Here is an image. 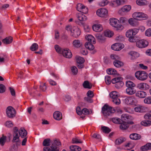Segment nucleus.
Wrapping results in <instances>:
<instances>
[{
  "label": "nucleus",
  "mask_w": 151,
  "mask_h": 151,
  "mask_svg": "<svg viewBox=\"0 0 151 151\" xmlns=\"http://www.w3.org/2000/svg\"><path fill=\"white\" fill-rule=\"evenodd\" d=\"M139 29L134 28L130 29L127 31L126 33V36L129 38L128 40L130 42H135L134 36L138 32Z\"/></svg>",
  "instance_id": "1"
},
{
  "label": "nucleus",
  "mask_w": 151,
  "mask_h": 151,
  "mask_svg": "<svg viewBox=\"0 0 151 151\" xmlns=\"http://www.w3.org/2000/svg\"><path fill=\"white\" fill-rule=\"evenodd\" d=\"M115 112L114 109L106 104L104 105L102 108V112L104 115L107 117Z\"/></svg>",
  "instance_id": "2"
},
{
  "label": "nucleus",
  "mask_w": 151,
  "mask_h": 151,
  "mask_svg": "<svg viewBox=\"0 0 151 151\" xmlns=\"http://www.w3.org/2000/svg\"><path fill=\"white\" fill-rule=\"evenodd\" d=\"M60 145L61 143L58 140H54V143L52 144L50 148L47 147H44L43 151H59V148L55 146V145L57 146H59Z\"/></svg>",
  "instance_id": "3"
},
{
  "label": "nucleus",
  "mask_w": 151,
  "mask_h": 151,
  "mask_svg": "<svg viewBox=\"0 0 151 151\" xmlns=\"http://www.w3.org/2000/svg\"><path fill=\"white\" fill-rule=\"evenodd\" d=\"M110 98L112 99V102L116 105H119L120 104L121 101L119 98V93L116 91H113L109 94Z\"/></svg>",
  "instance_id": "4"
},
{
  "label": "nucleus",
  "mask_w": 151,
  "mask_h": 151,
  "mask_svg": "<svg viewBox=\"0 0 151 151\" xmlns=\"http://www.w3.org/2000/svg\"><path fill=\"white\" fill-rule=\"evenodd\" d=\"M76 16L78 20H76V23L80 26H83L85 23L83 22L87 19L86 16L81 13H77Z\"/></svg>",
  "instance_id": "5"
},
{
  "label": "nucleus",
  "mask_w": 151,
  "mask_h": 151,
  "mask_svg": "<svg viewBox=\"0 0 151 151\" xmlns=\"http://www.w3.org/2000/svg\"><path fill=\"white\" fill-rule=\"evenodd\" d=\"M147 73L144 71H139L135 73L136 77L138 80L141 81H144L147 78Z\"/></svg>",
  "instance_id": "6"
},
{
  "label": "nucleus",
  "mask_w": 151,
  "mask_h": 151,
  "mask_svg": "<svg viewBox=\"0 0 151 151\" xmlns=\"http://www.w3.org/2000/svg\"><path fill=\"white\" fill-rule=\"evenodd\" d=\"M110 24L113 27H115L116 28V29L118 30H121L122 28L123 27L121 24H118L117 22L118 20L115 18H111L110 19Z\"/></svg>",
  "instance_id": "7"
},
{
  "label": "nucleus",
  "mask_w": 151,
  "mask_h": 151,
  "mask_svg": "<svg viewBox=\"0 0 151 151\" xmlns=\"http://www.w3.org/2000/svg\"><path fill=\"white\" fill-rule=\"evenodd\" d=\"M133 17L137 20H140L142 19H145L147 18V15L143 13L139 12H135L132 14Z\"/></svg>",
  "instance_id": "8"
},
{
  "label": "nucleus",
  "mask_w": 151,
  "mask_h": 151,
  "mask_svg": "<svg viewBox=\"0 0 151 151\" xmlns=\"http://www.w3.org/2000/svg\"><path fill=\"white\" fill-rule=\"evenodd\" d=\"M6 112L7 116L9 118H13L15 116L16 111L11 106H9L7 107Z\"/></svg>",
  "instance_id": "9"
},
{
  "label": "nucleus",
  "mask_w": 151,
  "mask_h": 151,
  "mask_svg": "<svg viewBox=\"0 0 151 151\" xmlns=\"http://www.w3.org/2000/svg\"><path fill=\"white\" fill-rule=\"evenodd\" d=\"M148 41L144 39L138 40L136 42L137 46L139 48L145 47L148 46Z\"/></svg>",
  "instance_id": "10"
},
{
  "label": "nucleus",
  "mask_w": 151,
  "mask_h": 151,
  "mask_svg": "<svg viewBox=\"0 0 151 151\" xmlns=\"http://www.w3.org/2000/svg\"><path fill=\"white\" fill-rule=\"evenodd\" d=\"M124 102L125 103L128 105H134L137 103L136 99L133 96L126 97L124 99Z\"/></svg>",
  "instance_id": "11"
},
{
  "label": "nucleus",
  "mask_w": 151,
  "mask_h": 151,
  "mask_svg": "<svg viewBox=\"0 0 151 151\" xmlns=\"http://www.w3.org/2000/svg\"><path fill=\"white\" fill-rule=\"evenodd\" d=\"M131 9V6L130 5H126L121 8L119 11L118 13L123 15L124 13L129 12Z\"/></svg>",
  "instance_id": "12"
},
{
  "label": "nucleus",
  "mask_w": 151,
  "mask_h": 151,
  "mask_svg": "<svg viewBox=\"0 0 151 151\" xmlns=\"http://www.w3.org/2000/svg\"><path fill=\"white\" fill-rule=\"evenodd\" d=\"M77 10L83 14L87 13L88 9L83 4L79 3L77 4Z\"/></svg>",
  "instance_id": "13"
},
{
  "label": "nucleus",
  "mask_w": 151,
  "mask_h": 151,
  "mask_svg": "<svg viewBox=\"0 0 151 151\" xmlns=\"http://www.w3.org/2000/svg\"><path fill=\"white\" fill-rule=\"evenodd\" d=\"M96 14L99 16L104 17L106 16L108 13L106 9L104 8H101L98 9L96 12Z\"/></svg>",
  "instance_id": "14"
},
{
  "label": "nucleus",
  "mask_w": 151,
  "mask_h": 151,
  "mask_svg": "<svg viewBox=\"0 0 151 151\" xmlns=\"http://www.w3.org/2000/svg\"><path fill=\"white\" fill-rule=\"evenodd\" d=\"M19 131L16 127H15L13 129V142H17L19 141V134H18Z\"/></svg>",
  "instance_id": "15"
},
{
  "label": "nucleus",
  "mask_w": 151,
  "mask_h": 151,
  "mask_svg": "<svg viewBox=\"0 0 151 151\" xmlns=\"http://www.w3.org/2000/svg\"><path fill=\"white\" fill-rule=\"evenodd\" d=\"M81 33V31L78 28L74 27L71 32V35L74 37H77L80 35Z\"/></svg>",
  "instance_id": "16"
},
{
  "label": "nucleus",
  "mask_w": 151,
  "mask_h": 151,
  "mask_svg": "<svg viewBox=\"0 0 151 151\" xmlns=\"http://www.w3.org/2000/svg\"><path fill=\"white\" fill-rule=\"evenodd\" d=\"M61 54L64 57L68 58H71L72 56V54L68 48L63 49Z\"/></svg>",
  "instance_id": "17"
},
{
  "label": "nucleus",
  "mask_w": 151,
  "mask_h": 151,
  "mask_svg": "<svg viewBox=\"0 0 151 151\" xmlns=\"http://www.w3.org/2000/svg\"><path fill=\"white\" fill-rule=\"evenodd\" d=\"M124 45L121 43H116L111 46L112 49L115 51H119L124 47Z\"/></svg>",
  "instance_id": "18"
},
{
  "label": "nucleus",
  "mask_w": 151,
  "mask_h": 151,
  "mask_svg": "<svg viewBox=\"0 0 151 151\" xmlns=\"http://www.w3.org/2000/svg\"><path fill=\"white\" fill-rule=\"evenodd\" d=\"M129 137L131 139L134 140H139L141 138L140 134L136 133H132L130 134Z\"/></svg>",
  "instance_id": "19"
},
{
  "label": "nucleus",
  "mask_w": 151,
  "mask_h": 151,
  "mask_svg": "<svg viewBox=\"0 0 151 151\" xmlns=\"http://www.w3.org/2000/svg\"><path fill=\"white\" fill-rule=\"evenodd\" d=\"M121 120L122 121H128L129 120H132V117L127 114H123L121 116Z\"/></svg>",
  "instance_id": "20"
},
{
  "label": "nucleus",
  "mask_w": 151,
  "mask_h": 151,
  "mask_svg": "<svg viewBox=\"0 0 151 151\" xmlns=\"http://www.w3.org/2000/svg\"><path fill=\"white\" fill-rule=\"evenodd\" d=\"M137 87L141 89L147 90L149 88V86L145 83H141L137 85Z\"/></svg>",
  "instance_id": "21"
},
{
  "label": "nucleus",
  "mask_w": 151,
  "mask_h": 151,
  "mask_svg": "<svg viewBox=\"0 0 151 151\" xmlns=\"http://www.w3.org/2000/svg\"><path fill=\"white\" fill-rule=\"evenodd\" d=\"M93 30L96 32H99L103 29V27L100 24H95L93 26Z\"/></svg>",
  "instance_id": "22"
},
{
  "label": "nucleus",
  "mask_w": 151,
  "mask_h": 151,
  "mask_svg": "<svg viewBox=\"0 0 151 151\" xmlns=\"http://www.w3.org/2000/svg\"><path fill=\"white\" fill-rule=\"evenodd\" d=\"M86 39L88 41V42H90L93 44L95 43V38L93 36L91 35H87L86 37Z\"/></svg>",
  "instance_id": "23"
},
{
  "label": "nucleus",
  "mask_w": 151,
  "mask_h": 151,
  "mask_svg": "<svg viewBox=\"0 0 151 151\" xmlns=\"http://www.w3.org/2000/svg\"><path fill=\"white\" fill-rule=\"evenodd\" d=\"M53 117L56 120H60L62 119V114L60 112L56 111L54 113Z\"/></svg>",
  "instance_id": "24"
},
{
  "label": "nucleus",
  "mask_w": 151,
  "mask_h": 151,
  "mask_svg": "<svg viewBox=\"0 0 151 151\" xmlns=\"http://www.w3.org/2000/svg\"><path fill=\"white\" fill-rule=\"evenodd\" d=\"M129 23L130 24L133 26H137L138 23L137 19L134 18H131L129 19L128 20Z\"/></svg>",
  "instance_id": "25"
},
{
  "label": "nucleus",
  "mask_w": 151,
  "mask_h": 151,
  "mask_svg": "<svg viewBox=\"0 0 151 151\" xmlns=\"http://www.w3.org/2000/svg\"><path fill=\"white\" fill-rule=\"evenodd\" d=\"M136 92V90L133 88H127L126 90V93L129 95H132Z\"/></svg>",
  "instance_id": "26"
},
{
  "label": "nucleus",
  "mask_w": 151,
  "mask_h": 151,
  "mask_svg": "<svg viewBox=\"0 0 151 151\" xmlns=\"http://www.w3.org/2000/svg\"><path fill=\"white\" fill-rule=\"evenodd\" d=\"M19 133L21 137L23 138L26 136L27 132L24 128H21L19 132Z\"/></svg>",
  "instance_id": "27"
},
{
  "label": "nucleus",
  "mask_w": 151,
  "mask_h": 151,
  "mask_svg": "<svg viewBox=\"0 0 151 151\" xmlns=\"http://www.w3.org/2000/svg\"><path fill=\"white\" fill-rule=\"evenodd\" d=\"M13 40V38L11 36L7 37L2 40L3 43L6 44H9L11 43Z\"/></svg>",
  "instance_id": "28"
},
{
  "label": "nucleus",
  "mask_w": 151,
  "mask_h": 151,
  "mask_svg": "<svg viewBox=\"0 0 151 151\" xmlns=\"http://www.w3.org/2000/svg\"><path fill=\"white\" fill-rule=\"evenodd\" d=\"M141 150L142 151H145L147 150L151 149V143H149L141 147Z\"/></svg>",
  "instance_id": "29"
},
{
  "label": "nucleus",
  "mask_w": 151,
  "mask_h": 151,
  "mask_svg": "<svg viewBox=\"0 0 151 151\" xmlns=\"http://www.w3.org/2000/svg\"><path fill=\"white\" fill-rule=\"evenodd\" d=\"M96 38L100 42H102L104 41L106 39V38L103 35L97 34L96 35Z\"/></svg>",
  "instance_id": "30"
},
{
  "label": "nucleus",
  "mask_w": 151,
  "mask_h": 151,
  "mask_svg": "<svg viewBox=\"0 0 151 151\" xmlns=\"http://www.w3.org/2000/svg\"><path fill=\"white\" fill-rule=\"evenodd\" d=\"M146 95V92L141 91H137L135 94L137 96L142 98L145 97Z\"/></svg>",
  "instance_id": "31"
},
{
  "label": "nucleus",
  "mask_w": 151,
  "mask_h": 151,
  "mask_svg": "<svg viewBox=\"0 0 151 151\" xmlns=\"http://www.w3.org/2000/svg\"><path fill=\"white\" fill-rule=\"evenodd\" d=\"M137 4L140 6L147 5L148 4V2L146 0H137Z\"/></svg>",
  "instance_id": "32"
},
{
  "label": "nucleus",
  "mask_w": 151,
  "mask_h": 151,
  "mask_svg": "<svg viewBox=\"0 0 151 151\" xmlns=\"http://www.w3.org/2000/svg\"><path fill=\"white\" fill-rule=\"evenodd\" d=\"M132 59H134L139 56V54L137 52L134 51H131L129 53Z\"/></svg>",
  "instance_id": "33"
},
{
  "label": "nucleus",
  "mask_w": 151,
  "mask_h": 151,
  "mask_svg": "<svg viewBox=\"0 0 151 151\" xmlns=\"http://www.w3.org/2000/svg\"><path fill=\"white\" fill-rule=\"evenodd\" d=\"M143 121L141 122V124L144 126H148L151 125V119H146Z\"/></svg>",
  "instance_id": "34"
},
{
  "label": "nucleus",
  "mask_w": 151,
  "mask_h": 151,
  "mask_svg": "<svg viewBox=\"0 0 151 151\" xmlns=\"http://www.w3.org/2000/svg\"><path fill=\"white\" fill-rule=\"evenodd\" d=\"M145 107L142 106H137L134 108V111L138 112H142L144 111Z\"/></svg>",
  "instance_id": "35"
},
{
  "label": "nucleus",
  "mask_w": 151,
  "mask_h": 151,
  "mask_svg": "<svg viewBox=\"0 0 151 151\" xmlns=\"http://www.w3.org/2000/svg\"><path fill=\"white\" fill-rule=\"evenodd\" d=\"M7 140V137L4 134H2V136L0 138V144L2 146H4Z\"/></svg>",
  "instance_id": "36"
},
{
  "label": "nucleus",
  "mask_w": 151,
  "mask_h": 151,
  "mask_svg": "<svg viewBox=\"0 0 151 151\" xmlns=\"http://www.w3.org/2000/svg\"><path fill=\"white\" fill-rule=\"evenodd\" d=\"M119 60H114L113 63L114 65L117 68L120 67L123 65V63Z\"/></svg>",
  "instance_id": "37"
},
{
  "label": "nucleus",
  "mask_w": 151,
  "mask_h": 151,
  "mask_svg": "<svg viewBox=\"0 0 151 151\" xmlns=\"http://www.w3.org/2000/svg\"><path fill=\"white\" fill-rule=\"evenodd\" d=\"M123 122H121L120 128V129H127L129 127V125H128V123L125 122L123 121Z\"/></svg>",
  "instance_id": "38"
},
{
  "label": "nucleus",
  "mask_w": 151,
  "mask_h": 151,
  "mask_svg": "<svg viewBox=\"0 0 151 151\" xmlns=\"http://www.w3.org/2000/svg\"><path fill=\"white\" fill-rule=\"evenodd\" d=\"M104 34L105 37H111L113 36V33L110 30H107L104 31Z\"/></svg>",
  "instance_id": "39"
},
{
  "label": "nucleus",
  "mask_w": 151,
  "mask_h": 151,
  "mask_svg": "<svg viewBox=\"0 0 151 151\" xmlns=\"http://www.w3.org/2000/svg\"><path fill=\"white\" fill-rule=\"evenodd\" d=\"M92 43L90 42H86L85 45L86 47L90 50H93L94 48V47Z\"/></svg>",
  "instance_id": "40"
},
{
  "label": "nucleus",
  "mask_w": 151,
  "mask_h": 151,
  "mask_svg": "<svg viewBox=\"0 0 151 151\" xmlns=\"http://www.w3.org/2000/svg\"><path fill=\"white\" fill-rule=\"evenodd\" d=\"M70 149L71 151H80L81 150L80 147L76 145H72L70 147Z\"/></svg>",
  "instance_id": "41"
},
{
  "label": "nucleus",
  "mask_w": 151,
  "mask_h": 151,
  "mask_svg": "<svg viewBox=\"0 0 151 151\" xmlns=\"http://www.w3.org/2000/svg\"><path fill=\"white\" fill-rule=\"evenodd\" d=\"M76 58L77 63H83L84 62V59L81 57L77 56H76Z\"/></svg>",
  "instance_id": "42"
},
{
  "label": "nucleus",
  "mask_w": 151,
  "mask_h": 151,
  "mask_svg": "<svg viewBox=\"0 0 151 151\" xmlns=\"http://www.w3.org/2000/svg\"><path fill=\"white\" fill-rule=\"evenodd\" d=\"M126 85L127 88H134L135 86V84L130 81H127L126 82Z\"/></svg>",
  "instance_id": "43"
},
{
  "label": "nucleus",
  "mask_w": 151,
  "mask_h": 151,
  "mask_svg": "<svg viewBox=\"0 0 151 151\" xmlns=\"http://www.w3.org/2000/svg\"><path fill=\"white\" fill-rule=\"evenodd\" d=\"M83 87L85 88L90 89L91 88L92 86L90 85L89 82L88 81H85L83 84Z\"/></svg>",
  "instance_id": "44"
},
{
  "label": "nucleus",
  "mask_w": 151,
  "mask_h": 151,
  "mask_svg": "<svg viewBox=\"0 0 151 151\" xmlns=\"http://www.w3.org/2000/svg\"><path fill=\"white\" fill-rule=\"evenodd\" d=\"M38 48V45L37 44L34 43L30 47V49L32 51H35L37 50Z\"/></svg>",
  "instance_id": "45"
},
{
  "label": "nucleus",
  "mask_w": 151,
  "mask_h": 151,
  "mask_svg": "<svg viewBox=\"0 0 151 151\" xmlns=\"http://www.w3.org/2000/svg\"><path fill=\"white\" fill-rule=\"evenodd\" d=\"M107 73L109 75H115L116 74V70L112 69L109 68L107 70Z\"/></svg>",
  "instance_id": "46"
},
{
  "label": "nucleus",
  "mask_w": 151,
  "mask_h": 151,
  "mask_svg": "<svg viewBox=\"0 0 151 151\" xmlns=\"http://www.w3.org/2000/svg\"><path fill=\"white\" fill-rule=\"evenodd\" d=\"M112 120L113 122L116 124H120L122 122L121 119L117 117L112 118Z\"/></svg>",
  "instance_id": "47"
},
{
  "label": "nucleus",
  "mask_w": 151,
  "mask_h": 151,
  "mask_svg": "<svg viewBox=\"0 0 151 151\" xmlns=\"http://www.w3.org/2000/svg\"><path fill=\"white\" fill-rule=\"evenodd\" d=\"M40 88L42 91L44 92L47 89V86L45 85V83H43L40 82Z\"/></svg>",
  "instance_id": "48"
},
{
  "label": "nucleus",
  "mask_w": 151,
  "mask_h": 151,
  "mask_svg": "<svg viewBox=\"0 0 151 151\" xmlns=\"http://www.w3.org/2000/svg\"><path fill=\"white\" fill-rule=\"evenodd\" d=\"M50 139H46L44 140L43 145L44 146H48L50 145Z\"/></svg>",
  "instance_id": "49"
},
{
  "label": "nucleus",
  "mask_w": 151,
  "mask_h": 151,
  "mask_svg": "<svg viewBox=\"0 0 151 151\" xmlns=\"http://www.w3.org/2000/svg\"><path fill=\"white\" fill-rule=\"evenodd\" d=\"M73 45L75 47H81V44L79 40H75L73 42Z\"/></svg>",
  "instance_id": "50"
},
{
  "label": "nucleus",
  "mask_w": 151,
  "mask_h": 151,
  "mask_svg": "<svg viewBox=\"0 0 151 151\" xmlns=\"http://www.w3.org/2000/svg\"><path fill=\"white\" fill-rule=\"evenodd\" d=\"M122 81V78L121 77H116L112 79L111 82L113 83H115Z\"/></svg>",
  "instance_id": "51"
},
{
  "label": "nucleus",
  "mask_w": 151,
  "mask_h": 151,
  "mask_svg": "<svg viewBox=\"0 0 151 151\" xmlns=\"http://www.w3.org/2000/svg\"><path fill=\"white\" fill-rule=\"evenodd\" d=\"M101 129L103 132L106 133H108L111 131V129L109 127L105 126L102 127Z\"/></svg>",
  "instance_id": "52"
},
{
  "label": "nucleus",
  "mask_w": 151,
  "mask_h": 151,
  "mask_svg": "<svg viewBox=\"0 0 151 151\" xmlns=\"http://www.w3.org/2000/svg\"><path fill=\"white\" fill-rule=\"evenodd\" d=\"M115 87L118 89L122 87L124 85V83L122 81L117 83H115Z\"/></svg>",
  "instance_id": "53"
},
{
  "label": "nucleus",
  "mask_w": 151,
  "mask_h": 151,
  "mask_svg": "<svg viewBox=\"0 0 151 151\" xmlns=\"http://www.w3.org/2000/svg\"><path fill=\"white\" fill-rule=\"evenodd\" d=\"M72 141L73 143H82V141L78 137H77L73 138L72 139Z\"/></svg>",
  "instance_id": "54"
},
{
  "label": "nucleus",
  "mask_w": 151,
  "mask_h": 151,
  "mask_svg": "<svg viewBox=\"0 0 151 151\" xmlns=\"http://www.w3.org/2000/svg\"><path fill=\"white\" fill-rule=\"evenodd\" d=\"M55 48L56 51L59 53L61 54L62 51L64 49L61 48L60 46L58 45H55Z\"/></svg>",
  "instance_id": "55"
},
{
  "label": "nucleus",
  "mask_w": 151,
  "mask_h": 151,
  "mask_svg": "<svg viewBox=\"0 0 151 151\" xmlns=\"http://www.w3.org/2000/svg\"><path fill=\"white\" fill-rule=\"evenodd\" d=\"M145 103L147 104H151V97H147L145 98L144 100Z\"/></svg>",
  "instance_id": "56"
},
{
  "label": "nucleus",
  "mask_w": 151,
  "mask_h": 151,
  "mask_svg": "<svg viewBox=\"0 0 151 151\" xmlns=\"http://www.w3.org/2000/svg\"><path fill=\"white\" fill-rule=\"evenodd\" d=\"M124 142V139L122 138H120L117 139L115 141V144L119 145L121 144Z\"/></svg>",
  "instance_id": "57"
},
{
  "label": "nucleus",
  "mask_w": 151,
  "mask_h": 151,
  "mask_svg": "<svg viewBox=\"0 0 151 151\" xmlns=\"http://www.w3.org/2000/svg\"><path fill=\"white\" fill-rule=\"evenodd\" d=\"M71 71L74 75H76L78 73V69L77 68L74 66H72L71 68Z\"/></svg>",
  "instance_id": "58"
},
{
  "label": "nucleus",
  "mask_w": 151,
  "mask_h": 151,
  "mask_svg": "<svg viewBox=\"0 0 151 151\" xmlns=\"http://www.w3.org/2000/svg\"><path fill=\"white\" fill-rule=\"evenodd\" d=\"M105 80L106 83L107 85H109L111 83V81L110 76H106L105 78Z\"/></svg>",
  "instance_id": "59"
},
{
  "label": "nucleus",
  "mask_w": 151,
  "mask_h": 151,
  "mask_svg": "<svg viewBox=\"0 0 151 151\" xmlns=\"http://www.w3.org/2000/svg\"><path fill=\"white\" fill-rule=\"evenodd\" d=\"M145 35L147 37L151 36V27L145 31Z\"/></svg>",
  "instance_id": "60"
},
{
  "label": "nucleus",
  "mask_w": 151,
  "mask_h": 151,
  "mask_svg": "<svg viewBox=\"0 0 151 151\" xmlns=\"http://www.w3.org/2000/svg\"><path fill=\"white\" fill-rule=\"evenodd\" d=\"M127 20V19L124 17H122L120 18L119 20H118L119 23L122 24H125L126 23V21Z\"/></svg>",
  "instance_id": "61"
},
{
  "label": "nucleus",
  "mask_w": 151,
  "mask_h": 151,
  "mask_svg": "<svg viewBox=\"0 0 151 151\" xmlns=\"http://www.w3.org/2000/svg\"><path fill=\"white\" fill-rule=\"evenodd\" d=\"M144 117L145 119H151V110L148 114H145Z\"/></svg>",
  "instance_id": "62"
},
{
  "label": "nucleus",
  "mask_w": 151,
  "mask_h": 151,
  "mask_svg": "<svg viewBox=\"0 0 151 151\" xmlns=\"http://www.w3.org/2000/svg\"><path fill=\"white\" fill-rule=\"evenodd\" d=\"M13 125L12 122L10 121H7L5 124V125L8 127H12L13 126Z\"/></svg>",
  "instance_id": "63"
},
{
  "label": "nucleus",
  "mask_w": 151,
  "mask_h": 151,
  "mask_svg": "<svg viewBox=\"0 0 151 151\" xmlns=\"http://www.w3.org/2000/svg\"><path fill=\"white\" fill-rule=\"evenodd\" d=\"M108 3V1L106 0H104L99 3V5L101 6H104Z\"/></svg>",
  "instance_id": "64"
}]
</instances>
